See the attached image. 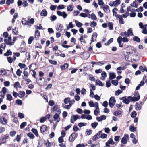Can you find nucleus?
<instances>
[{
	"mask_svg": "<svg viewBox=\"0 0 147 147\" xmlns=\"http://www.w3.org/2000/svg\"><path fill=\"white\" fill-rule=\"evenodd\" d=\"M125 49L126 51L125 54L124 55L125 60L127 61H130L129 59V55L133 54V52L136 53V49L131 46H128Z\"/></svg>",
	"mask_w": 147,
	"mask_h": 147,
	"instance_id": "nucleus-1",
	"label": "nucleus"
},
{
	"mask_svg": "<svg viewBox=\"0 0 147 147\" xmlns=\"http://www.w3.org/2000/svg\"><path fill=\"white\" fill-rule=\"evenodd\" d=\"M116 102L115 99L114 97H111L109 100V105L111 108H113Z\"/></svg>",
	"mask_w": 147,
	"mask_h": 147,
	"instance_id": "nucleus-2",
	"label": "nucleus"
},
{
	"mask_svg": "<svg viewBox=\"0 0 147 147\" xmlns=\"http://www.w3.org/2000/svg\"><path fill=\"white\" fill-rule=\"evenodd\" d=\"M129 139V135L127 134H124L123 137L122 138L121 141V143L123 144H126L127 143V140Z\"/></svg>",
	"mask_w": 147,
	"mask_h": 147,
	"instance_id": "nucleus-3",
	"label": "nucleus"
},
{
	"mask_svg": "<svg viewBox=\"0 0 147 147\" xmlns=\"http://www.w3.org/2000/svg\"><path fill=\"white\" fill-rule=\"evenodd\" d=\"M140 98V96L131 97V96L128 97V99L130 101H133L134 102L135 101H137L139 100Z\"/></svg>",
	"mask_w": 147,
	"mask_h": 147,
	"instance_id": "nucleus-4",
	"label": "nucleus"
},
{
	"mask_svg": "<svg viewBox=\"0 0 147 147\" xmlns=\"http://www.w3.org/2000/svg\"><path fill=\"white\" fill-rule=\"evenodd\" d=\"M115 142L113 141V139L111 138H110L108 140V141L106 143L105 146L107 147H110V144L111 145H113L115 144Z\"/></svg>",
	"mask_w": 147,
	"mask_h": 147,
	"instance_id": "nucleus-5",
	"label": "nucleus"
},
{
	"mask_svg": "<svg viewBox=\"0 0 147 147\" xmlns=\"http://www.w3.org/2000/svg\"><path fill=\"white\" fill-rule=\"evenodd\" d=\"M77 134L75 133H74L72 134L69 138V140L70 142H73L77 137Z\"/></svg>",
	"mask_w": 147,
	"mask_h": 147,
	"instance_id": "nucleus-6",
	"label": "nucleus"
},
{
	"mask_svg": "<svg viewBox=\"0 0 147 147\" xmlns=\"http://www.w3.org/2000/svg\"><path fill=\"white\" fill-rule=\"evenodd\" d=\"M57 13L58 16H61L64 18H66L67 16V14L64 11L61 12L58 11H57Z\"/></svg>",
	"mask_w": 147,
	"mask_h": 147,
	"instance_id": "nucleus-7",
	"label": "nucleus"
},
{
	"mask_svg": "<svg viewBox=\"0 0 147 147\" xmlns=\"http://www.w3.org/2000/svg\"><path fill=\"white\" fill-rule=\"evenodd\" d=\"M6 92V88L5 87H3L1 91L0 92V96L3 98H4Z\"/></svg>",
	"mask_w": 147,
	"mask_h": 147,
	"instance_id": "nucleus-8",
	"label": "nucleus"
},
{
	"mask_svg": "<svg viewBox=\"0 0 147 147\" xmlns=\"http://www.w3.org/2000/svg\"><path fill=\"white\" fill-rule=\"evenodd\" d=\"M54 120L56 121L58 123L60 121V119L59 118V115L58 114L55 113L53 116Z\"/></svg>",
	"mask_w": 147,
	"mask_h": 147,
	"instance_id": "nucleus-9",
	"label": "nucleus"
},
{
	"mask_svg": "<svg viewBox=\"0 0 147 147\" xmlns=\"http://www.w3.org/2000/svg\"><path fill=\"white\" fill-rule=\"evenodd\" d=\"M106 117L105 115H102L100 117H97L96 118V120L99 122L101 121L106 119Z\"/></svg>",
	"mask_w": 147,
	"mask_h": 147,
	"instance_id": "nucleus-10",
	"label": "nucleus"
},
{
	"mask_svg": "<svg viewBox=\"0 0 147 147\" xmlns=\"http://www.w3.org/2000/svg\"><path fill=\"white\" fill-rule=\"evenodd\" d=\"M63 26L61 24H57L56 27V30L58 32H61L62 31Z\"/></svg>",
	"mask_w": 147,
	"mask_h": 147,
	"instance_id": "nucleus-11",
	"label": "nucleus"
},
{
	"mask_svg": "<svg viewBox=\"0 0 147 147\" xmlns=\"http://www.w3.org/2000/svg\"><path fill=\"white\" fill-rule=\"evenodd\" d=\"M0 121L3 124L5 125L7 122V120L3 117H1L0 118Z\"/></svg>",
	"mask_w": 147,
	"mask_h": 147,
	"instance_id": "nucleus-12",
	"label": "nucleus"
},
{
	"mask_svg": "<svg viewBox=\"0 0 147 147\" xmlns=\"http://www.w3.org/2000/svg\"><path fill=\"white\" fill-rule=\"evenodd\" d=\"M40 36V32L38 30H36L35 32L34 38L36 40L39 39V37Z\"/></svg>",
	"mask_w": 147,
	"mask_h": 147,
	"instance_id": "nucleus-13",
	"label": "nucleus"
},
{
	"mask_svg": "<svg viewBox=\"0 0 147 147\" xmlns=\"http://www.w3.org/2000/svg\"><path fill=\"white\" fill-rule=\"evenodd\" d=\"M90 55L89 53H85L81 56V57L83 59H87L89 58Z\"/></svg>",
	"mask_w": 147,
	"mask_h": 147,
	"instance_id": "nucleus-14",
	"label": "nucleus"
},
{
	"mask_svg": "<svg viewBox=\"0 0 147 147\" xmlns=\"http://www.w3.org/2000/svg\"><path fill=\"white\" fill-rule=\"evenodd\" d=\"M121 99L122 100L123 102L127 104H128L130 101L129 99L126 98V96L123 97L121 98Z\"/></svg>",
	"mask_w": 147,
	"mask_h": 147,
	"instance_id": "nucleus-15",
	"label": "nucleus"
},
{
	"mask_svg": "<svg viewBox=\"0 0 147 147\" xmlns=\"http://www.w3.org/2000/svg\"><path fill=\"white\" fill-rule=\"evenodd\" d=\"M109 79L110 80H112L115 78L116 77L115 74L113 72H110L109 73Z\"/></svg>",
	"mask_w": 147,
	"mask_h": 147,
	"instance_id": "nucleus-16",
	"label": "nucleus"
},
{
	"mask_svg": "<svg viewBox=\"0 0 147 147\" xmlns=\"http://www.w3.org/2000/svg\"><path fill=\"white\" fill-rule=\"evenodd\" d=\"M21 22L24 25H29V20H26L25 18H22Z\"/></svg>",
	"mask_w": 147,
	"mask_h": 147,
	"instance_id": "nucleus-17",
	"label": "nucleus"
},
{
	"mask_svg": "<svg viewBox=\"0 0 147 147\" xmlns=\"http://www.w3.org/2000/svg\"><path fill=\"white\" fill-rule=\"evenodd\" d=\"M47 127L46 125H43L40 127V131L41 132L43 133L46 130Z\"/></svg>",
	"mask_w": 147,
	"mask_h": 147,
	"instance_id": "nucleus-18",
	"label": "nucleus"
},
{
	"mask_svg": "<svg viewBox=\"0 0 147 147\" xmlns=\"http://www.w3.org/2000/svg\"><path fill=\"white\" fill-rule=\"evenodd\" d=\"M19 97L20 98L24 97L25 95V93L24 91H19Z\"/></svg>",
	"mask_w": 147,
	"mask_h": 147,
	"instance_id": "nucleus-19",
	"label": "nucleus"
},
{
	"mask_svg": "<svg viewBox=\"0 0 147 147\" xmlns=\"http://www.w3.org/2000/svg\"><path fill=\"white\" fill-rule=\"evenodd\" d=\"M135 107L136 110L138 111L141 109L142 107L140 104L136 102V103Z\"/></svg>",
	"mask_w": 147,
	"mask_h": 147,
	"instance_id": "nucleus-20",
	"label": "nucleus"
},
{
	"mask_svg": "<svg viewBox=\"0 0 147 147\" xmlns=\"http://www.w3.org/2000/svg\"><path fill=\"white\" fill-rule=\"evenodd\" d=\"M47 12L45 9H43L40 13L41 16H46L47 15Z\"/></svg>",
	"mask_w": 147,
	"mask_h": 147,
	"instance_id": "nucleus-21",
	"label": "nucleus"
},
{
	"mask_svg": "<svg viewBox=\"0 0 147 147\" xmlns=\"http://www.w3.org/2000/svg\"><path fill=\"white\" fill-rule=\"evenodd\" d=\"M96 84L100 86H104V84L100 80L98 79L96 81Z\"/></svg>",
	"mask_w": 147,
	"mask_h": 147,
	"instance_id": "nucleus-22",
	"label": "nucleus"
},
{
	"mask_svg": "<svg viewBox=\"0 0 147 147\" xmlns=\"http://www.w3.org/2000/svg\"><path fill=\"white\" fill-rule=\"evenodd\" d=\"M68 64L65 63L63 65L61 66H60L62 70H65L68 67Z\"/></svg>",
	"mask_w": 147,
	"mask_h": 147,
	"instance_id": "nucleus-23",
	"label": "nucleus"
},
{
	"mask_svg": "<svg viewBox=\"0 0 147 147\" xmlns=\"http://www.w3.org/2000/svg\"><path fill=\"white\" fill-rule=\"evenodd\" d=\"M122 114V112L121 111H115L113 113V114L116 116L120 115Z\"/></svg>",
	"mask_w": 147,
	"mask_h": 147,
	"instance_id": "nucleus-24",
	"label": "nucleus"
},
{
	"mask_svg": "<svg viewBox=\"0 0 147 147\" xmlns=\"http://www.w3.org/2000/svg\"><path fill=\"white\" fill-rule=\"evenodd\" d=\"M18 17V13H15L13 16V18L12 20V23H14L15 22V19H16Z\"/></svg>",
	"mask_w": 147,
	"mask_h": 147,
	"instance_id": "nucleus-25",
	"label": "nucleus"
},
{
	"mask_svg": "<svg viewBox=\"0 0 147 147\" xmlns=\"http://www.w3.org/2000/svg\"><path fill=\"white\" fill-rule=\"evenodd\" d=\"M145 28H143L142 32L145 34H147V24L144 25Z\"/></svg>",
	"mask_w": 147,
	"mask_h": 147,
	"instance_id": "nucleus-26",
	"label": "nucleus"
},
{
	"mask_svg": "<svg viewBox=\"0 0 147 147\" xmlns=\"http://www.w3.org/2000/svg\"><path fill=\"white\" fill-rule=\"evenodd\" d=\"M120 0H116L115 1L113 2V3L114 4V6L117 7L118 5L120 4Z\"/></svg>",
	"mask_w": 147,
	"mask_h": 147,
	"instance_id": "nucleus-27",
	"label": "nucleus"
},
{
	"mask_svg": "<svg viewBox=\"0 0 147 147\" xmlns=\"http://www.w3.org/2000/svg\"><path fill=\"white\" fill-rule=\"evenodd\" d=\"M31 131L36 136H38V134L37 130L36 129L34 128H32V129L31 130Z\"/></svg>",
	"mask_w": 147,
	"mask_h": 147,
	"instance_id": "nucleus-28",
	"label": "nucleus"
},
{
	"mask_svg": "<svg viewBox=\"0 0 147 147\" xmlns=\"http://www.w3.org/2000/svg\"><path fill=\"white\" fill-rule=\"evenodd\" d=\"M103 9L105 12H108L109 10V7L107 5H105L103 7Z\"/></svg>",
	"mask_w": 147,
	"mask_h": 147,
	"instance_id": "nucleus-29",
	"label": "nucleus"
},
{
	"mask_svg": "<svg viewBox=\"0 0 147 147\" xmlns=\"http://www.w3.org/2000/svg\"><path fill=\"white\" fill-rule=\"evenodd\" d=\"M139 68L142 72L144 71L147 72V68H146L145 67H143L142 66H140Z\"/></svg>",
	"mask_w": 147,
	"mask_h": 147,
	"instance_id": "nucleus-30",
	"label": "nucleus"
},
{
	"mask_svg": "<svg viewBox=\"0 0 147 147\" xmlns=\"http://www.w3.org/2000/svg\"><path fill=\"white\" fill-rule=\"evenodd\" d=\"M44 144L46 145L48 147H50L51 146V144L48 140L44 141Z\"/></svg>",
	"mask_w": 147,
	"mask_h": 147,
	"instance_id": "nucleus-31",
	"label": "nucleus"
},
{
	"mask_svg": "<svg viewBox=\"0 0 147 147\" xmlns=\"http://www.w3.org/2000/svg\"><path fill=\"white\" fill-rule=\"evenodd\" d=\"M57 18L56 16L55 15H53L51 16L50 17V20L53 22Z\"/></svg>",
	"mask_w": 147,
	"mask_h": 147,
	"instance_id": "nucleus-32",
	"label": "nucleus"
},
{
	"mask_svg": "<svg viewBox=\"0 0 147 147\" xmlns=\"http://www.w3.org/2000/svg\"><path fill=\"white\" fill-rule=\"evenodd\" d=\"M7 100L9 101H11L12 100V97L10 94H8L7 95Z\"/></svg>",
	"mask_w": 147,
	"mask_h": 147,
	"instance_id": "nucleus-33",
	"label": "nucleus"
},
{
	"mask_svg": "<svg viewBox=\"0 0 147 147\" xmlns=\"http://www.w3.org/2000/svg\"><path fill=\"white\" fill-rule=\"evenodd\" d=\"M129 129L131 132H134L136 131V128L134 126L131 125L129 127Z\"/></svg>",
	"mask_w": 147,
	"mask_h": 147,
	"instance_id": "nucleus-34",
	"label": "nucleus"
},
{
	"mask_svg": "<svg viewBox=\"0 0 147 147\" xmlns=\"http://www.w3.org/2000/svg\"><path fill=\"white\" fill-rule=\"evenodd\" d=\"M10 50H8L7 52L5 53L4 54V56H8L9 55H11L12 54V52L11 51H9Z\"/></svg>",
	"mask_w": 147,
	"mask_h": 147,
	"instance_id": "nucleus-35",
	"label": "nucleus"
},
{
	"mask_svg": "<svg viewBox=\"0 0 147 147\" xmlns=\"http://www.w3.org/2000/svg\"><path fill=\"white\" fill-rule=\"evenodd\" d=\"M74 7L73 5H70L67 8V10L68 11H71L74 9Z\"/></svg>",
	"mask_w": 147,
	"mask_h": 147,
	"instance_id": "nucleus-36",
	"label": "nucleus"
},
{
	"mask_svg": "<svg viewBox=\"0 0 147 147\" xmlns=\"http://www.w3.org/2000/svg\"><path fill=\"white\" fill-rule=\"evenodd\" d=\"M75 22L76 23V26L78 27H80L83 25L82 23L77 21V20H75Z\"/></svg>",
	"mask_w": 147,
	"mask_h": 147,
	"instance_id": "nucleus-37",
	"label": "nucleus"
},
{
	"mask_svg": "<svg viewBox=\"0 0 147 147\" xmlns=\"http://www.w3.org/2000/svg\"><path fill=\"white\" fill-rule=\"evenodd\" d=\"M111 83L113 84L115 86L117 85L118 84V81L115 80H112Z\"/></svg>",
	"mask_w": 147,
	"mask_h": 147,
	"instance_id": "nucleus-38",
	"label": "nucleus"
},
{
	"mask_svg": "<svg viewBox=\"0 0 147 147\" xmlns=\"http://www.w3.org/2000/svg\"><path fill=\"white\" fill-rule=\"evenodd\" d=\"M130 115L131 117L134 118L137 115V113L136 111H134L131 113Z\"/></svg>",
	"mask_w": 147,
	"mask_h": 147,
	"instance_id": "nucleus-39",
	"label": "nucleus"
},
{
	"mask_svg": "<svg viewBox=\"0 0 147 147\" xmlns=\"http://www.w3.org/2000/svg\"><path fill=\"white\" fill-rule=\"evenodd\" d=\"M133 40L134 41H136L138 42H139L140 41V39L138 36H134L133 38Z\"/></svg>",
	"mask_w": 147,
	"mask_h": 147,
	"instance_id": "nucleus-40",
	"label": "nucleus"
},
{
	"mask_svg": "<svg viewBox=\"0 0 147 147\" xmlns=\"http://www.w3.org/2000/svg\"><path fill=\"white\" fill-rule=\"evenodd\" d=\"M34 40V38L32 36L30 37L28 39V43L29 44H30Z\"/></svg>",
	"mask_w": 147,
	"mask_h": 147,
	"instance_id": "nucleus-41",
	"label": "nucleus"
},
{
	"mask_svg": "<svg viewBox=\"0 0 147 147\" xmlns=\"http://www.w3.org/2000/svg\"><path fill=\"white\" fill-rule=\"evenodd\" d=\"M87 123H86L80 122L78 124V126L80 127H81L82 126H86Z\"/></svg>",
	"mask_w": 147,
	"mask_h": 147,
	"instance_id": "nucleus-42",
	"label": "nucleus"
},
{
	"mask_svg": "<svg viewBox=\"0 0 147 147\" xmlns=\"http://www.w3.org/2000/svg\"><path fill=\"white\" fill-rule=\"evenodd\" d=\"M92 130L90 129L88 130V129H86V131L85 134L87 135H89L92 133Z\"/></svg>",
	"mask_w": 147,
	"mask_h": 147,
	"instance_id": "nucleus-43",
	"label": "nucleus"
},
{
	"mask_svg": "<svg viewBox=\"0 0 147 147\" xmlns=\"http://www.w3.org/2000/svg\"><path fill=\"white\" fill-rule=\"evenodd\" d=\"M27 135L31 139H33L34 138V135L31 132L28 133L27 134Z\"/></svg>",
	"mask_w": 147,
	"mask_h": 147,
	"instance_id": "nucleus-44",
	"label": "nucleus"
},
{
	"mask_svg": "<svg viewBox=\"0 0 147 147\" xmlns=\"http://www.w3.org/2000/svg\"><path fill=\"white\" fill-rule=\"evenodd\" d=\"M108 27L111 30L113 29V23L111 22H109L108 24Z\"/></svg>",
	"mask_w": 147,
	"mask_h": 147,
	"instance_id": "nucleus-45",
	"label": "nucleus"
},
{
	"mask_svg": "<svg viewBox=\"0 0 147 147\" xmlns=\"http://www.w3.org/2000/svg\"><path fill=\"white\" fill-rule=\"evenodd\" d=\"M98 125V123L96 122H94L92 123L91 124L92 127L94 128H95Z\"/></svg>",
	"mask_w": 147,
	"mask_h": 147,
	"instance_id": "nucleus-46",
	"label": "nucleus"
},
{
	"mask_svg": "<svg viewBox=\"0 0 147 147\" xmlns=\"http://www.w3.org/2000/svg\"><path fill=\"white\" fill-rule=\"evenodd\" d=\"M46 119H47L46 117H42L40 118V123H42L45 121Z\"/></svg>",
	"mask_w": 147,
	"mask_h": 147,
	"instance_id": "nucleus-47",
	"label": "nucleus"
},
{
	"mask_svg": "<svg viewBox=\"0 0 147 147\" xmlns=\"http://www.w3.org/2000/svg\"><path fill=\"white\" fill-rule=\"evenodd\" d=\"M96 25L97 24L96 22L94 21H93L91 23L90 26L91 27L94 28L96 26Z\"/></svg>",
	"mask_w": 147,
	"mask_h": 147,
	"instance_id": "nucleus-48",
	"label": "nucleus"
},
{
	"mask_svg": "<svg viewBox=\"0 0 147 147\" xmlns=\"http://www.w3.org/2000/svg\"><path fill=\"white\" fill-rule=\"evenodd\" d=\"M16 102L17 104L20 105H22V101L21 100L19 99L17 100L16 101Z\"/></svg>",
	"mask_w": 147,
	"mask_h": 147,
	"instance_id": "nucleus-49",
	"label": "nucleus"
},
{
	"mask_svg": "<svg viewBox=\"0 0 147 147\" xmlns=\"http://www.w3.org/2000/svg\"><path fill=\"white\" fill-rule=\"evenodd\" d=\"M79 117L78 115H73L71 117V118H72L74 119V121H76L78 119Z\"/></svg>",
	"mask_w": 147,
	"mask_h": 147,
	"instance_id": "nucleus-50",
	"label": "nucleus"
},
{
	"mask_svg": "<svg viewBox=\"0 0 147 147\" xmlns=\"http://www.w3.org/2000/svg\"><path fill=\"white\" fill-rule=\"evenodd\" d=\"M70 98H66L64 100V101L65 104H67L69 101Z\"/></svg>",
	"mask_w": 147,
	"mask_h": 147,
	"instance_id": "nucleus-51",
	"label": "nucleus"
},
{
	"mask_svg": "<svg viewBox=\"0 0 147 147\" xmlns=\"http://www.w3.org/2000/svg\"><path fill=\"white\" fill-rule=\"evenodd\" d=\"M107 136V135L106 134L104 133H102L100 137H101L102 139H104L106 138Z\"/></svg>",
	"mask_w": 147,
	"mask_h": 147,
	"instance_id": "nucleus-52",
	"label": "nucleus"
},
{
	"mask_svg": "<svg viewBox=\"0 0 147 147\" xmlns=\"http://www.w3.org/2000/svg\"><path fill=\"white\" fill-rule=\"evenodd\" d=\"M122 91L119 89L118 90H117L115 91V94L116 95H119L121 93H122Z\"/></svg>",
	"mask_w": 147,
	"mask_h": 147,
	"instance_id": "nucleus-53",
	"label": "nucleus"
},
{
	"mask_svg": "<svg viewBox=\"0 0 147 147\" xmlns=\"http://www.w3.org/2000/svg\"><path fill=\"white\" fill-rule=\"evenodd\" d=\"M83 35H81V36L79 40H80V41L81 42H83L85 43H86V42L85 41L84 39H83Z\"/></svg>",
	"mask_w": 147,
	"mask_h": 147,
	"instance_id": "nucleus-54",
	"label": "nucleus"
},
{
	"mask_svg": "<svg viewBox=\"0 0 147 147\" xmlns=\"http://www.w3.org/2000/svg\"><path fill=\"white\" fill-rule=\"evenodd\" d=\"M20 86V83L19 82H17L14 84V87L16 88H17L18 87Z\"/></svg>",
	"mask_w": 147,
	"mask_h": 147,
	"instance_id": "nucleus-55",
	"label": "nucleus"
},
{
	"mask_svg": "<svg viewBox=\"0 0 147 147\" xmlns=\"http://www.w3.org/2000/svg\"><path fill=\"white\" fill-rule=\"evenodd\" d=\"M22 72V71H21L20 69H18L16 71V74L18 76H20Z\"/></svg>",
	"mask_w": 147,
	"mask_h": 147,
	"instance_id": "nucleus-56",
	"label": "nucleus"
},
{
	"mask_svg": "<svg viewBox=\"0 0 147 147\" xmlns=\"http://www.w3.org/2000/svg\"><path fill=\"white\" fill-rule=\"evenodd\" d=\"M18 117L20 119H22L24 117V115L21 113H18Z\"/></svg>",
	"mask_w": 147,
	"mask_h": 147,
	"instance_id": "nucleus-57",
	"label": "nucleus"
},
{
	"mask_svg": "<svg viewBox=\"0 0 147 147\" xmlns=\"http://www.w3.org/2000/svg\"><path fill=\"white\" fill-rule=\"evenodd\" d=\"M111 84L110 82V80H109V81H107L106 82V87L109 88L111 86Z\"/></svg>",
	"mask_w": 147,
	"mask_h": 147,
	"instance_id": "nucleus-58",
	"label": "nucleus"
},
{
	"mask_svg": "<svg viewBox=\"0 0 147 147\" xmlns=\"http://www.w3.org/2000/svg\"><path fill=\"white\" fill-rule=\"evenodd\" d=\"M18 66L21 68H23L26 67V65L25 64H23L21 63H19L18 64Z\"/></svg>",
	"mask_w": 147,
	"mask_h": 147,
	"instance_id": "nucleus-59",
	"label": "nucleus"
},
{
	"mask_svg": "<svg viewBox=\"0 0 147 147\" xmlns=\"http://www.w3.org/2000/svg\"><path fill=\"white\" fill-rule=\"evenodd\" d=\"M64 5H60L57 7V9L60 10L64 8Z\"/></svg>",
	"mask_w": 147,
	"mask_h": 147,
	"instance_id": "nucleus-60",
	"label": "nucleus"
},
{
	"mask_svg": "<svg viewBox=\"0 0 147 147\" xmlns=\"http://www.w3.org/2000/svg\"><path fill=\"white\" fill-rule=\"evenodd\" d=\"M89 105L90 107H93L94 106V104L92 101H90L89 102Z\"/></svg>",
	"mask_w": 147,
	"mask_h": 147,
	"instance_id": "nucleus-61",
	"label": "nucleus"
},
{
	"mask_svg": "<svg viewBox=\"0 0 147 147\" xmlns=\"http://www.w3.org/2000/svg\"><path fill=\"white\" fill-rule=\"evenodd\" d=\"M91 18L94 20H96L97 19V17L96 15L93 13L91 14Z\"/></svg>",
	"mask_w": 147,
	"mask_h": 147,
	"instance_id": "nucleus-62",
	"label": "nucleus"
},
{
	"mask_svg": "<svg viewBox=\"0 0 147 147\" xmlns=\"http://www.w3.org/2000/svg\"><path fill=\"white\" fill-rule=\"evenodd\" d=\"M7 59L9 63H11L13 61V59L12 58L10 57H7Z\"/></svg>",
	"mask_w": 147,
	"mask_h": 147,
	"instance_id": "nucleus-63",
	"label": "nucleus"
},
{
	"mask_svg": "<svg viewBox=\"0 0 147 147\" xmlns=\"http://www.w3.org/2000/svg\"><path fill=\"white\" fill-rule=\"evenodd\" d=\"M26 122H23L20 125V128L21 129L23 128L26 125Z\"/></svg>",
	"mask_w": 147,
	"mask_h": 147,
	"instance_id": "nucleus-64",
	"label": "nucleus"
}]
</instances>
